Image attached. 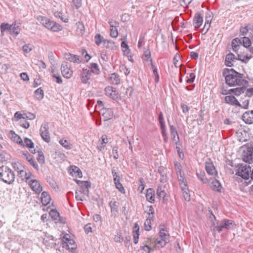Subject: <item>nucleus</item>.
I'll use <instances>...</instances> for the list:
<instances>
[{"label":"nucleus","mask_w":253,"mask_h":253,"mask_svg":"<svg viewBox=\"0 0 253 253\" xmlns=\"http://www.w3.org/2000/svg\"><path fill=\"white\" fill-rule=\"evenodd\" d=\"M116 188L122 194L125 193V190L121 182L115 184Z\"/></svg>","instance_id":"680f3d73"},{"label":"nucleus","mask_w":253,"mask_h":253,"mask_svg":"<svg viewBox=\"0 0 253 253\" xmlns=\"http://www.w3.org/2000/svg\"><path fill=\"white\" fill-rule=\"evenodd\" d=\"M11 25H9L8 23H2L0 25V31L2 33L6 30H10Z\"/></svg>","instance_id":"de8ad7c7"},{"label":"nucleus","mask_w":253,"mask_h":253,"mask_svg":"<svg viewBox=\"0 0 253 253\" xmlns=\"http://www.w3.org/2000/svg\"><path fill=\"white\" fill-rule=\"evenodd\" d=\"M139 228L138 224L136 223H135V226L134 227V230L133 231V242L134 243L136 244L138 242L139 240Z\"/></svg>","instance_id":"72a5a7b5"},{"label":"nucleus","mask_w":253,"mask_h":253,"mask_svg":"<svg viewBox=\"0 0 253 253\" xmlns=\"http://www.w3.org/2000/svg\"><path fill=\"white\" fill-rule=\"evenodd\" d=\"M21 145L24 147L32 148V140L28 138H25L23 141V145Z\"/></svg>","instance_id":"5fc2aeb1"},{"label":"nucleus","mask_w":253,"mask_h":253,"mask_svg":"<svg viewBox=\"0 0 253 253\" xmlns=\"http://www.w3.org/2000/svg\"><path fill=\"white\" fill-rule=\"evenodd\" d=\"M73 172H74V174L76 176H78L79 177H82V172L79 168L74 166L73 168Z\"/></svg>","instance_id":"864d4df0"},{"label":"nucleus","mask_w":253,"mask_h":253,"mask_svg":"<svg viewBox=\"0 0 253 253\" xmlns=\"http://www.w3.org/2000/svg\"><path fill=\"white\" fill-rule=\"evenodd\" d=\"M242 45L241 40L239 38H235L232 42V47L233 51L237 52Z\"/></svg>","instance_id":"a878e982"},{"label":"nucleus","mask_w":253,"mask_h":253,"mask_svg":"<svg viewBox=\"0 0 253 253\" xmlns=\"http://www.w3.org/2000/svg\"><path fill=\"white\" fill-rule=\"evenodd\" d=\"M223 75L225 76L226 84L230 86L246 85L248 84V82L244 79L243 75L233 69H226L224 71Z\"/></svg>","instance_id":"f257e3e1"},{"label":"nucleus","mask_w":253,"mask_h":253,"mask_svg":"<svg viewBox=\"0 0 253 253\" xmlns=\"http://www.w3.org/2000/svg\"><path fill=\"white\" fill-rule=\"evenodd\" d=\"M151 67L153 69V75L155 77V81L156 83H158L159 81V76L158 73L157 69L155 67L153 63L151 64Z\"/></svg>","instance_id":"a18cd8bd"},{"label":"nucleus","mask_w":253,"mask_h":253,"mask_svg":"<svg viewBox=\"0 0 253 253\" xmlns=\"http://www.w3.org/2000/svg\"><path fill=\"white\" fill-rule=\"evenodd\" d=\"M36 66L39 69L40 71L45 69L46 67L45 63L41 60Z\"/></svg>","instance_id":"338daca9"},{"label":"nucleus","mask_w":253,"mask_h":253,"mask_svg":"<svg viewBox=\"0 0 253 253\" xmlns=\"http://www.w3.org/2000/svg\"><path fill=\"white\" fill-rule=\"evenodd\" d=\"M205 169L207 172L209 174L212 176L216 175L217 172L215 169V167L213 163L211 162H206Z\"/></svg>","instance_id":"2eb2a0df"},{"label":"nucleus","mask_w":253,"mask_h":253,"mask_svg":"<svg viewBox=\"0 0 253 253\" xmlns=\"http://www.w3.org/2000/svg\"><path fill=\"white\" fill-rule=\"evenodd\" d=\"M151 248L148 245H145L140 247L139 252L140 253H150Z\"/></svg>","instance_id":"603ef678"},{"label":"nucleus","mask_w":253,"mask_h":253,"mask_svg":"<svg viewBox=\"0 0 253 253\" xmlns=\"http://www.w3.org/2000/svg\"><path fill=\"white\" fill-rule=\"evenodd\" d=\"M197 176L198 178L203 183H207L209 182L208 179L206 176L204 171H200L199 172H197Z\"/></svg>","instance_id":"f704fd0d"},{"label":"nucleus","mask_w":253,"mask_h":253,"mask_svg":"<svg viewBox=\"0 0 253 253\" xmlns=\"http://www.w3.org/2000/svg\"><path fill=\"white\" fill-rule=\"evenodd\" d=\"M65 58L66 60L73 63H80L81 62V60L80 59L79 57L75 54L70 53H66L65 54Z\"/></svg>","instance_id":"4be33fe9"},{"label":"nucleus","mask_w":253,"mask_h":253,"mask_svg":"<svg viewBox=\"0 0 253 253\" xmlns=\"http://www.w3.org/2000/svg\"><path fill=\"white\" fill-rule=\"evenodd\" d=\"M61 71L62 76L67 79H70L73 73L71 65L66 62H64L61 64Z\"/></svg>","instance_id":"0eeeda50"},{"label":"nucleus","mask_w":253,"mask_h":253,"mask_svg":"<svg viewBox=\"0 0 253 253\" xmlns=\"http://www.w3.org/2000/svg\"><path fill=\"white\" fill-rule=\"evenodd\" d=\"M20 30V29L18 26H16L15 24H12L10 28V33L11 35L16 36L19 34Z\"/></svg>","instance_id":"e433bc0d"},{"label":"nucleus","mask_w":253,"mask_h":253,"mask_svg":"<svg viewBox=\"0 0 253 253\" xmlns=\"http://www.w3.org/2000/svg\"><path fill=\"white\" fill-rule=\"evenodd\" d=\"M37 19L45 28L53 32H59L63 29L62 26L59 24L51 21L44 16H39L37 17Z\"/></svg>","instance_id":"f03ea898"},{"label":"nucleus","mask_w":253,"mask_h":253,"mask_svg":"<svg viewBox=\"0 0 253 253\" xmlns=\"http://www.w3.org/2000/svg\"><path fill=\"white\" fill-rule=\"evenodd\" d=\"M14 118L16 121L20 119H26V118H28L26 114H22L20 112H16L14 114Z\"/></svg>","instance_id":"49530a36"},{"label":"nucleus","mask_w":253,"mask_h":253,"mask_svg":"<svg viewBox=\"0 0 253 253\" xmlns=\"http://www.w3.org/2000/svg\"><path fill=\"white\" fill-rule=\"evenodd\" d=\"M152 221L146 220L144 223L145 229L147 231H150L152 229L151 223Z\"/></svg>","instance_id":"69168bd1"},{"label":"nucleus","mask_w":253,"mask_h":253,"mask_svg":"<svg viewBox=\"0 0 253 253\" xmlns=\"http://www.w3.org/2000/svg\"><path fill=\"white\" fill-rule=\"evenodd\" d=\"M203 22V17L200 13H196L193 19V24L196 28H199L202 24Z\"/></svg>","instance_id":"412c9836"},{"label":"nucleus","mask_w":253,"mask_h":253,"mask_svg":"<svg viewBox=\"0 0 253 253\" xmlns=\"http://www.w3.org/2000/svg\"><path fill=\"white\" fill-rule=\"evenodd\" d=\"M54 14L56 17L59 18L61 19V20H62L64 22H65V23L68 22V21H69L68 19L66 17H63L62 15V13L61 12H55Z\"/></svg>","instance_id":"8fccbe9b"},{"label":"nucleus","mask_w":253,"mask_h":253,"mask_svg":"<svg viewBox=\"0 0 253 253\" xmlns=\"http://www.w3.org/2000/svg\"><path fill=\"white\" fill-rule=\"evenodd\" d=\"M77 183L80 187L81 189L79 191H82L84 195L88 196L89 188L90 187L89 182L87 181L77 180Z\"/></svg>","instance_id":"1a4fd4ad"},{"label":"nucleus","mask_w":253,"mask_h":253,"mask_svg":"<svg viewBox=\"0 0 253 253\" xmlns=\"http://www.w3.org/2000/svg\"><path fill=\"white\" fill-rule=\"evenodd\" d=\"M110 28H118L119 27V23L116 21H110L109 22Z\"/></svg>","instance_id":"0e129e2a"},{"label":"nucleus","mask_w":253,"mask_h":253,"mask_svg":"<svg viewBox=\"0 0 253 253\" xmlns=\"http://www.w3.org/2000/svg\"><path fill=\"white\" fill-rule=\"evenodd\" d=\"M240 40H241L242 45L243 46L246 48L250 47V49L253 47V40L252 37L250 38L244 37Z\"/></svg>","instance_id":"6ab92c4d"},{"label":"nucleus","mask_w":253,"mask_h":253,"mask_svg":"<svg viewBox=\"0 0 253 253\" xmlns=\"http://www.w3.org/2000/svg\"><path fill=\"white\" fill-rule=\"evenodd\" d=\"M22 153L26 159L32 165V156L27 151H23Z\"/></svg>","instance_id":"6e6d98bb"},{"label":"nucleus","mask_w":253,"mask_h":253,"mask_svg":"<svg viewBox=\"0 0 253 253\" xmlns=\"http://www.w3.org/2000/svg\"><path fill=\"white\" fill-rule=\"evenodd\" d=\"M112 153L113 155V157L115 160H117L119 158V154H118V147L117 146H114L113 148Z\"/></svg>","instance_id":"e2e57ef3"},{"label":"nucleus","mask_w":253,"mask_h":253,"mask_svg":"<svg viewBox=\"0 0 253 253\" xmlns=\"http://www.w3.org/2000/svg\"><path fill=\"white\" fill-rule=\"evenodd\" d=\"M211 187L213 189L216 191H220L221 188V184L218 180L214 179L211 183Z\"/></svg>","instance_id":"58836bf2"},{"label":"nucleus","mask_w":253,"mask_h":253,"mask_svg":"<svg viewBox=\"0 0 253 253\" xmlns=\"http://www.w3.org/2000/svg\"><path fill=\"white\" fill-rule=\"evenodd\" d=\"M211 20H206L204 27L202 30V33L203 34L205 35L208 32L211 26Z\"/></svg>","instance_id":"79ce46f5"},{"label":"nucleus","mask_w":253,"mask_h":253,"mask_svg":"<svg viewBox=\"0 0 253 253\" xmlns=\"http://www.w3.org/2000/svg\"><path fill=\"white\" fill-rule=\"evenodd\" d=\"M110 80L113 84H119L120 83L119 76L116 73H113L111 75Z\"/></svg>","instance_id":"a19ab883"},{"label":"nucleus","mask_w":253,"mask_h":253,"mask_svg":"<svg viewBox=\"0 0 253 253\" xmlns=\"http://www.w3.org/2000/svg\"><path fill=\"white\" fill-rule=\"evenodd\" d=\"M169 131L172 137V140L175 141L176 139H177V141H179V137L178 132L173 125L169 126Z\"/></svg>","instance_id":"bb28decb"},{"label":"nucleus","mask_w":253,"mask_h":253,"mask_svg":"<svg viewBox=\"0 0 253 253\" xmlns=\"http://www.w3.org/2000/svg\"><path fill=\"white\" fill-rule=\"evenodd\" d=\"M0 179L4 182L11 184L14 181V173L8 167L3 166L0 167Z\"/></svg>","instance_id":"7ed1b4c3"},{"label":"nucleus","mask_w":253,"mask_h":253,"mask_svg":"<svg viewBox=\"0 0 253 253\" xmlns=\"http://www.w3.org/2000/svg\"><path fill=\"white\" fill-rule=\"evenodd\" d=\"M154 192L155 191L153 189L149 188L147 190L146 193V198L147 201L151 203H154L155 201Z\"/></svg>","instance_id":"393cba45"},{"label":"nucleus","mask_w":253,"mask_h":253,"mask_svg":"<svg viewBox=\"0 0 253 253\" xmlns=\"http://www.w3.org/2000/svg\"><path fill=\"white\" fill-rule=\"evenodd\" d=\"M143 56L145 57L147 61L150 60L151 61V64L153 63L152 60L151 58V52L149 49L144 51Z\"/></svg>","instance_id":"4d7b16f0"},{"label":"nucleus","mask_w":253,"mask_h":253,"mask_svg":"<svg viewBox=\"0 0 253 253\" xmlns=\"http://www.w3.org/2000/svg\"><path fill=\"white\" fill-rule=\"evenodd\" d=\"M48 124L44 122L42 125L40 132L41 135L43 140L46 142H49L50 141V137L48 132Z\"/></svg>","instance_id":"6e6552de"},{"label":"nucleus","mask_w":253,"mask_h":253,"mask_svg":"<svg viewBox=\"0 0 253 253\" xmlns=\"http://www.w3.org/2000/svg\"><path fill=\"white\" fill-rule=\"evenodd\" d=\"M49 214L51 218L55 221H58L59 219V213L57 210L52 209L49 212Z\"/></svg>","instance_id":"4c0bfd02"},{"label":"nucleus","mask_w":253,"mask_h":253,"mask_svg":"<svg viewBox=\"0 0 253 253\" xmlns=\"http://www.w3.org/2000/svg\"><path fill=\"white\" fill-rule=\"evenodd\" d=\"M34 94L35 97L38 100H41L43 98L44 92L43 90L42 89L41 87H40L36 89L34 91Z\"/></svg>","instance_id":"c9c22d12"},{"label":"nucleus","mask_w":253,"mask_h":253,"mask_svg":"<svg viewBox=\"0 0 253 253\" xmlns=\"http://www.w3.org/2000/svg\"><path fill=\"white\" fill-rule=\"evenodd\" d=\"M251 57L246 55H238V58H237V60H239L242 61L244 63H247L249 60L250 59Z\"/></svg>","instance_id":"3c124183"},{"label":"nucleus","mask_w":253,"mask_h":253,"mask_svg":"<svg viewBox=\"0 0 253 253\" xmlns=\"http://www.w3.org/2000/svg\"><path fill=\"white\" fill-rule=\"evenodd\" d=\"M43 243L47 246L50 247H52L55 245L54 237L52 235H48L47 237L44 238L43 239Z\"/></svg>","instance_id":"2f4dec72"},{"label":"nucleus","mask_w":253,"mask_h":253,"mask_svg":"<svg viewBox=\"0 0 253 253\" xmlns=\"http://www.w3.org/2000/svg\"><path fill=\"white\" fill-rule=\"evenodd\" d=\"M91 72L88 69H83L82 73L81 74V80L82 82L85 84L87 83L88 81L90 79L91 76Z\"/></svg>","instance_id":"dca6fc26"},{"label":"nucleus","mask_w":253,"mask_h":253,"mask_svg":"<svg viewBox=\"0 0 253 253\" xmlns=\"http://www.w3.org/2000/svg\"><path fill=\"white\" fill-rule=\"evenodd\" d=\"M224 101L226 104L231 106L241 107V105L238 99L233 95L230 94L224 97Z\"/></svg>","instance_id":"9b49d317"},{"label":"nucleus","mask_w":253,"mask_h":253,"mask_svg":"<svg viewBox=\"0 0 253 253\" xmlns=\"http://www.w3.org/2000/svg\"><path fill=\"white\" fill-rule=\"evenodd\" d=\"M241 86L232 88V94H235L236 96H239L241 94H245L246 86L245 85H241Z\"/></svg>","instance_id":"c85d7f7f"},{"label":"nucleus","mask_w":253,"mask_h":253,"mask_svg":"<svg viewBox=\"0 0 253 253\" xmlns=\"http://www.w3.org/2000/svg\"><path fill=\"white\" fill-rule=\"evenodd\" d=\"M237 58L235 55L232 53H230L226 55L225 60V64L228 67L233 66L234 62L236 61Z\"/></svg>","instance_id":"f3484780"},{"label":"nucleus","mask_w":253,"mask_h":253,"mask_svg":"<svg viewBox=\"0 0 253 253\" xmlns=\"http://www.w3.org/2000/svg\"><path fill=\"white\" fill-rule=\"evenodd\" d=\"M8 136L13 141L15 142L20 145H23V141L20 136L16 134L14 131L10 130L9 132Z\"/></svg>","instance_id":"aec40b11"},{"label":"nucleus","mask_w":253,"mask_h":253,"mask_svg":"<svg viewBox=\"0 0 253 253\" xmlns=\"http://www.w3.org/2000/svg\"><path fill=\"white\" fill-rule=\"evenodd\" d=\"M102 116L104 121L111 119L113 116V109L111 108H103L101 110Z\"/></svg>","instance_id":"a211bd4d"},{"label":"nucleus","mask_w":253,"mask_h":253,"mask_svg":"<svg viewBox=\"0 0 253 253\" xmlns=\"http://www.w3.org/2000/svg\"><path fill=\"white\" fill-rule=\"evenodd\" d=\"M24 169H22L18 173L19 176L22 177L23 179H26V182L28 184L31 188H32V173L30 172H27L24 170Z\"/></svg>","instance_id":"ddd939ff"},{"label":"nucleus","mask_w":253,"mask_h":253,"mask_svg":"<svg viewBox=\"0 0 253 253\" xmlns=\"http://www.w3.org/2000/svg\"><path fill=\"white\" fill-rule=\"evenodd\" d=\"M84 193L79 190H76L75 192V198L78 201H84L85 199Z\"/></svg>","instance_id":"ea45409f"},{"label":"nucleus","mask_w":253,"mask_h":253,"mask_svg":"<svg viewBox=\"0 0 253 253\" xmlns=\"http://www.w3.org/2000/svg\"><path fill=\"white\" fill-rule=\"evenodd\" d=\"M253 95V87L250 88L248 89H247L246 88L245 94H244V96L250 97Z\"/></svg>","instance_id":"774afa93"},{"label":"nucleus","mask_w":253,"mask_h":253,"mask_svg":"<svg viewBox=\"0 0 253 253\" xmlns=\"http://www.w3.org/2000/svg\"><path fill=\"white\" fill-rule=\"evenodd\" d=\"M62 240V247L63 248L66 247L72 253H74L76 249L75 242L73 239H70V235L68 234H65L63 236Z\"/></svg>","instance_id":"423d86ee"},{"label":"nucleus","mask_w":253,"mask_h":253,"mask_svg":"<svg viewBox=\"0 0 253 253\" xmlns=\"http://www.w3.org/2000/svg\"><path fill=\"white\" fill-rule=\"evenodd\" d=\"M243 121L247 124H253V110L245 112L242 115Z\"/></svg>","instance_id":"4468645a"},{"label":"nucleus","mask_w":253,"mask_h":253,"mask_svg":"<svg viewBox=\"0 0 253 253\" xmlns=\"http://www.w3.org/2000/svg\"><path fill=\"white\" fill-rule=\"evenodd\" d=\"M90 72L94 74H98L99 73V69L98 65L95 63H92L90 64Z\"/></svg>","instance_id":"37998d69"},{"label":"nucleus","mask_w":253,"mask_h":253,"mask_svg":"<svg viewBox=\"0 0 253 253\" xmlns=\"http://www.w3.org/2000/svg\"><path fill=\"white\" fill-rule=\"evenodd\" d=\"M59 143L67 150H71L73 148V145L70 141L65 138L60 139Z\"/></svg>","instance_id":"7c9ffc66"},{"label":"nucleus","mask_w":253,"mask_h":253,"mask_svg":"<svg viewBox=\"0 0 253 253\" xmlns=\"http://www.w3.org/2000/svg\"><path fill=\"white\" fill-rule=\"evenodd\" d=\"M95 43L97 45H99L101 43H103V38L101 36L100 34H97L94 37Z\"/></svg>","instance_id":"c03bdc74"},{"label":"nucleus","mask_w":253,"mask_h":253,"mask_svg":"<svg viewBox=\"0 0 253 253\" xmlns=\"http://www.w3.org/2000/svg\"><path fill=\"white\" fill-rule=\"evenodd\" d=\"M103 44L106 48L111 50H114L117 48L115 42L112 41L104 40Z\"/></svg>","instance_id":"c756f323"},{"label":"nucleus","mask_w":253,"mask_h":253,"mask_svg":"<svg viewBox=\"0 0 253 253\" xmlns=\"http://www.w3.org/2000/svg\"><path fill=\"white\" fill-rule=\"evenodd\" d=\"M37 153V160L38 162L41 165H43L45 163V158L43 153L41 150H37L34 149L33 151V154H36Z\"/></svg>","instance_id":"5701e85b"},{"label":"nucleus","mask_w":253,"mask_h":253,"mask_svg":"<svg viewBox=\"0 0 253 253\" xmlns=\"http://www.w3.org/2000/svg\"><path fill=\"white\" fill-rule=\"evenodd\" d=\"M236 224L233 220L223 219L220 221L219 224H217V225L214 227L213 230L220 233L224 229L229 230L234 228Z\"/></svg>","instance_id":"20e7f679"},{"label":"nucleus","mask_w":253,"mask_h":253,"mask_svg":"<svg viewBox=\"0 0 253 253\" xmlns=\"http://www.w3.org/2000/svg\"><path fill=\"white\" fill-rule=\"evenodd\" d=\"M159 234L161 238V240L156 239V243L157 244L160 245L162 248H163L169 242V237L168 231L164 225H161L160 226Z\"/></svg>","instance_id":"39448f33"},{"label":"nucleus","mask_w":253,"mask_h":253,"mask_svg":"<svg viewBox=\"0 0 253 253\" xmlns=\"http://www.w3.org/2000/svg\"><path fill=\"white\" fill-rule=\"evenodd\" d=\"M13 166L15 170L17 171L18 173L22 169H24V167L23 166H22L21 164H20L19 163H15L13 164Z\"/></svg>","instance_id":"13d9d810"},{"label":"nucleus","mask_w":253,"mask_h":253,"mask_svg":"<svg viewBox=\"0 0 253 253\" xmlns=\"http://www.w3.org/2000/svg\"><path fill=\"white\" fill-rule=\"evenodd\" d=\"M110 36L114 38H116L118 36V28H110Z\"/></svg>","instance_id":"bf43d9fd"},{"label":"nucleus","mask_w":253,"mask_h":253,"mask_svg":"<svg viewBox=\"0 0 253 253\" xmlns=\"http://www.w3.org/2000/svg\"><path fill=\"white\" fill-rule=\"evenodd\" d=\"M48 57L49 61V62L52 65V66H54L55 65V54L51 52H49L48 54Z\"/></svg>","instance_id":"09e8293b"},{"label":"nucleus","mask_w":253,"mask_h":253,"mask_svg":"<svg viewBox=\"0 0 253 253\" xmlns=\"http://www.w3.org/2000/svg\"><path fill=\"white\" fill-rule=\"evenodd\" d=\"M243 160L247 163H249L253 160V152L250 147H247L243 153Z\"/></svg>","instance_id":"f8f14e48"},{"label":"nucleus","mask_w":253,"mask_h":253,"mask_svg":"<svg viewBox=\"0 0 253 253\" xmlns=\"http://www.w3.org/2000/svg\"><path fill=\"white\" fill-rule=\"evenodd\" d=\"M157 195L158 198L161 200H164L167 195V193L162 186H159L157 189Z\"/></svg>","instance_id":"473e14b6"},{"label":"nucleus","mask_w":253,"mask_h":253,"mask_svg":"<svg viewBox=\"0 0 253 253\" xmlns=\"http://www.w3.org/2000/svg\"><path fill=\"white\" fill-rule=\"evenodd\" d=\"M42 190V188L40 183L36 180L33 179V191L39 194Z\"/></svg>","instance_id":"cd10ccee"},{"label":"nucleus","mask_w":253,"mask_h":253,"mask_svg":"<svg viewBox=\"0 0 253 253\" xmlns=\"http://www.w3.org/2000/svg\"><path fill=\"white\" fill-rule=\"evenodd\" d=\"M105 94L112 98L114 100H116L118 98V92L116 88L111 86H108L105 88Z\"/></svg>","instance_id":"9d476101"},{"label":"nucleus","mask_w":253,"mask_h":253,"mask_svg":"<svg viewBox=\"0 0 253 253\" xmlns=\"http://www.w3.org/2000/svg\"><path fill=\"white\" fill-rule=\"evenodd\" d=\"M41 200L42 205L46 206L50 203L51 201V198L47 192L43 191L42 193L41 196Z\"/></svg>","instance_id":"b1692460"},{"label":"nucleus","mask_w":253,"mask_h":253,"mask_svg":"<svg viewBox=\"0 0 253 253\" xmlns=\"http://www.w3.org/2000/svg\"><path fill=\"white\" fill-rule=\"evenodd\" d=\"M111 212H117V205L116 202L111 201L110 204Z\"/></svg>","instance_id":"052dcab7"}]
</instances>
